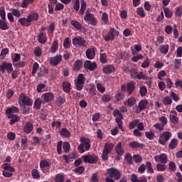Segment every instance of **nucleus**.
Returning <instances> with one entry per match:
<instances>
[{
    "mask_svg": "<svg viewBox=\"0 0 182 182\" xmlns=\"http://www.w3.org/2000/svg\"><path fill=\"white\" fill-rule=\"evenodd\" d=\"M38 21H39V14L36 12L30 14L27 18L23 17L18 19L19 23H21L22 26L26 27L31 26L32 22H36Z\"/></svg>",
    "mask_w": 182,
    "mask_h": 182,
    "instance_id": "1",
    "label": "nucleus"
},
{
    "mask_svg": "<svg viewBox=\"0 0 182 182\" xmlns=\"http://www.w3.org/2000/svg\"><path fill=\"white\" fill-rule=\"evenodd\" d=\"M80 141L81 144L77 146V151L80 154H83L85 151H89L90 150V139L86 137H80Z\"/></svg>",
    "mask_w": 182,
    "mask_h": 182,
    "instance_id": "2",
    "label": "nucleus"
},
{
    "mask_svg": "<svg viewBox=\"0 0 182 182\" xmlns=\"http://www.w3.org/2000/svg\"><path fill=\"white\" fill-rule=\"evenodd\" d=\"M113 116L115 117V122L119 129H120L122 132H124V127H123V122H122V120H123V114H122L119 109H115L113 112Z\"/></svg>",
    "mask_w": 182,
    "mask_h": 182,
    "instance_id": "3",
    "label": "nucleus"
},
{
    "mask_svg": "<svg viewBox=\"0 0 182 182\" xmlns=\"http://www.w3.org/2000/svg\"><path fill=\"white\" fill-rule=\"evenodd\" d=\"M18 103L20 106H32L33 105V100L25 95V94L21 93L19 95Z\"/></svg>",
    "mask_w": 182,
    "mask_h": 182,
    "instance_id": "4",
    "label": "nucleus"
},
{
    "mask_svg": "<svg viewBox=\"0 0 182 182\" xmlns=\"http://www.w3.org/2000/svg\"><path fill=\"white\" fill-rule=\"evenodd\" d=\"M171 136H172V134L171 132L166 131L165 132H163L159 136V139L158 140L159 144H161V146H166L168 140L171 139Z\"/></svg>",
    "mask_w": 182,
    "mask_h": 182,
    "instance_id": "5",
    "label": "nucleus"
},
{
    "mask_svg": "<svg viewBox=\"0 0 182 182\" xmlns=\"http://www.w3.org/2000/svg\"><path fill=\"white\" fill-rule=\"evenodd\" d=\"M114 36H119V31H117L114 28H112L104 36V40L105 41V42H109V41H114Z\"/></svg>",
    "mask_w": 182,
    "mask_h": 182,
    "instance_id": "6",
    "label": "nucleus"
},
{
    "mask_svg": "<svg viewBox=\"0 0 182 182\" xmlns=\"http://www.w3.org/2000/svg\"><path fill=\"white\" fill-rule=\"evenodd\" d=\"M82 159L84 163H87L88 164H96L97 163L99 158L95 154H87L82 156Z\"/></svg>",
    "mask_w": 182,
    "mask_h": 182,
    "instance_id": "7",
    "label": "nucleus"
},
{
    "mask_svg": "<svg viewBox=\"0 0 182 182\" xmlns=\"http://www.w3.org/2000/svg\"><path fill=\"white\" fill-rule=\"evenodd\" d=\"M5 70H6L7 73H12V72H14L12 63L3 62L0 65V72H1V73H5Z\"/></svg>",
    "mask_w": 182,
    "mask_h": 182,
    "instance_id": "8",
    "label": "nucleus"
},
{
    "mask_svg": "<svg viewBox=\"0 0 182 182\" xmlns=\"http://www.w3.org/2000/svg\"><path fill=\"white\" fill-rule=\"evenodd\" d=\"M107 173L111 178H114L115 180H120L122 175L120 174V171L114 168H110L107 169Z\"/></svg>",
    "mask_w": 182,
    "mask_h": 182,
    "instance_id": "9",
    "label": "nucleus"
},
{
    "mask_svg": "<svg viewBox=\"0 0 182 182\" xmlns=\"http://www.w3.org/2000/svg\"><path fill=\"white\" fill-rule=\"evenodd\" d=\"M86 43V40L81 36H77L73 38V45L75 46V48H80V46H85Z\"/></svg>",
    "mask_w": 182,
    "mask_h": 182,
    "instance_id": "10",
    "label": "nucleus"
},
{
    "mask_svg": "<svg viewBox=\"0 0 182 182\" xmlns=\"http://www.w3.org/2000/svg\"><path fill=\"white\" fill-rule=\"evenodd\" d=\"M84 20L86 21V22L90 21V25H92V26H96L97 23V21L95 18V15H93V14L89 13V11L86 12Z\"/></svg>",
    "mask_w": 182,
    "mask_h": 182,
    "instance_id": "11",
    "label": "nucleus"
},
{
    "mask_svg": "<svg viewBox=\"0 0 182 182\" xmlns=\"http://www.w3.org/2000/svg\"><path fill=\"white\" fill-rule=\"evenodd\" d=\"M84 68L88 70H90V72H93L97 68V64L96 62H92L87 60L84 63Z\"/></svg>",
    "mask_w": 182,
    "mask_h": 182,
    "instance_id": "12",
    "label": "nucleus"
},
{
    "mask_svg": "<svg viewBox=\"0 0 182 182\" xmlns=\"http://www.w3.org/2000/svg\"><path fill=\"white\" fill-rule=\"evenodd\" d=\"M62 61V55H55L54 57H51L49 59V63L51 66H58L59 63Z\"/></svg>",
    "mask_w": 182,
    "mask_h": 182,
    "instance_id": "13",
    "label": "nucleus"
},
{
    "mask_svg": "<svg viewBox=\"0 0 182 182\" xmlns=\"http://www.w3.org/2000/svg\"><path fill=\"white\" fill-rule=\"evenodd\" d=\"M41 99H43L46 103H49V102H52V100L55 99V95L53 92H46L41 95Z\"/></svg>",
    "mask_w": 182,
    "mask_h": 182,
    "instance_id": "14",
    "label": "nucleus"
},
{
    "mask_svg": "<svg viewBox=\"0 0 182 182\" xmlns=\"http://www.w3.org/2000/svg\"><path fill=\"white\" fill-rule=\"evenodd\" d=\"M154 160L156 163H162L163 164H166L167 163V155L166 154H161V155H156L154 156Z\"/></svg>",
    "mask_w": 182,
    "mask_h": 182,
    "instance_id": "15",
    "label": "nucleus"
},
{
    "mask_svg": "<svg viewBox=\"0 0 182 182\" xmlns=\"http://www.w3.org/2000/svg\"><path fill=\"white\" fill-rule=\"evenodd\" d=\"M37 39L39 43H46V41H48L46 32H40L38 35Z\"/></svg>",
    "mask_w": 182,
    "mask_h": 182,
    "instance_id": "16",
    "label": "nucleus"
},
{
    "mask_svg": "<svg viewBox=\"0 0 182 182\" xmlns=\"http://www.w3.org/2000/svg\"><path fill=\"white\" fill-rule=\"evenodd\" d=\"M33 130V124H32V122H26L23 127L24 133H26V134H31Z\"/></svg>",
    "mask_w": 182,
    "mask_h": 182,
    "instance_id": "17",
    "label": "nucleus"
},
{
    "mask_svg": "<svg viewBox=\"0 0 182 182\" xmlns=\"http://www.w3.org/2000/svg\"><path fill=\"white\" fill-rule=\"evenodd\" d=\"M170 120L173 124H177L178 123V117H177V112L176 110L171 111Z\"/></svg>",
    "mask_w": 182,
    "mask_h": 182,
    "instance_id": "18",
    "label": "nucleus"
},
{
    "mask_svg": "<svg viewBox=\"0 0 182 182\" xmlns=\"http://www.w3.org/2000/svg\"><path fill=\"white\" fill-rule=\"evenodd\" d=\"M115 68L112 65H107L103 68L102 72L105 73V75H109L110 73H114Z\"/></svg>",
    "mask_w": 182,
    "mask_h": 182,
    "instance_id": "19",
    "label": "nucleus"
},
{
    "mask_svg": "<svg viewBox=\"0 0 182 182\" xmlns=\"http://www.w3.org/2000/svg\"><path fill=\"white\" fill-rule=\"evenodd\" d=\"M85 55L87 59H95V56H96V51L95 50V48H88L85 52Z\"/></svg>",
    "mask_w": 182,
    "mask_h": 182,
    "instance_id": "20",
    "label": "nucleus"
},
{
    "mask_svg": "<svg viewBox=\"0 0 182 182\" xmlns=\"http://www.w3.org/2000/svg\"><path fill=\"white\" fill-rule=\"evenodd\" d=\"M115 153L117 156H123L124 154V149L122 147V142H118L116 145Z\"/></svg>",
    "mask_w": 182,
    "mask_h": 182,
    "instance_id": "21",
    "label": "nucleus"
},
{
    "mask_svg": "<svg viewBox=\"0 0 182 182\" xmlns=\"http://www.w3.org/2000/svg\"><path fill=\"white\" fill-rule=\"evenodd\" d=\"M63 90L65 92V93H70V90H72L71 86L72 84L68 81H64L63 82Z\"/></svg>",
    "mask_w": 182,
    "mask_h": 182,
    "instance_id": "22",
    "label": "nucleus"
},
{
    "mask_svg": "<svg viewBox=\"0 0 182 182\" xmlns=\"http://www.w3.org/2000/svg\"><path fill=\"white\" fill-rule=\"evenodd\" d=\"M7 117L10 119V124L12 126L16 123V122H19V116L18 114H6Z\"/></svg>",
    "mask_w": 182,
    "mask_h": 182,
    "instance_id": "23",
    "label": "nucleus"
},
{
    "mask_svg": "<svg viewBox=\"0 0 182 182\" xmlns=\"http://www.w3.org/2000/svg\"><path fill=\"white\" fill-rule=\"evenodd\" d=\"M129 146L130 149H144V144L134 141L129 143Z\"/></svg>",
    "mask_w": 182,
    "mask_h": 182,
    "instance_id": "24",
    "label": "nucleus"
},
{
    "mask_svg": "<svg viewBox=\"0 0 182 182\" xmlns=\"http://www.w3.org/2000/svg\"><path fill=\"white\" fill-rule=\"evenodd\" d=\"M59 49V40L55 39L54 40L51 47H50V53H56V50Z\"/></svg>",
    "mask_w": 182,
    "mask_h": 182,
    "instance_id": "25",
    "label": "nucleus"
},
{
    "mask_svg": "<svg viewBox=\"0 0 182 182\" xmlns=\"http://www.w3.org/2000/svg\"><path fill=\"white\" fill-rule=\"evenodd\" d=\"M178 146V140L177 139H172L168 144V149L170 150H174V149H177Z\"/></svg>",
    "mask_w": 182,
    "mask_h": 182,
    "instance_id": "26",
    "label": "nucleus"
},
{
    "mask_svg": "<svg viewBox=\"0 0 182 182\" xmlns=\"http://www.w3.org/2000/svg\"><path fill=\"white\" fill-rule=\"evenodd\" d=\"M18 112H19V108L13 106L11 107H9L6 110V114H9V116H11V114H14L13 113H18Z\"/></svg>",
    "mask_w": 182,
    "mask_h": 182,
    "instance_id": "27",
    "label": "nucleus"
},
{
    "mask_svg": "<svg viewBox=\"0 0 182 182\" xmlns=\"http://www.w3.org/2000/svg\"><path fill=\"white\" fill-rule=\"evenodd\" d=\"M114 147V144H113V143L107 142L105 144L104 151L108 153H112V151L113 150Z\"/></svg>",
    "mask_w": 182,
    "mask_h": 182,
    "instance_id": "28",
    "label": "nucleus"
},
{
    "mask_svg": "<svg viewBox=\"0 0 182 182\" xmlns=\"http://www.w3.org/2000/svg\"><path fill=\"white\" fill-rule=\"evenodd\" d=\"M124 161H126L129 166H132V164H133V156H132V154L128 153L125 154Z\"/></svg>",
    "mask_w": 182,
    "mask_h": 182,
    "instance_id": "29",
    "label": "nucleus"
},
{
    "mask_svg": "<svg viewBox=\"0 0 182 182\" xmlns=\"http://www.w3.org/2000/svg\"><path fill=\"white\" fill-rule=\"evenodd\" d=\"M0 29L1 31H8V29H9V26H8V22H6V20L0 19Z\"/></svg>",
    "mask_w": 182,
    "mask_h": 182,
    "instance_id": "30",
    "label": "nucleus"
},
{
    "mask_svg": "<svg viewBox=\"0 0 182 182\" xmlns=\"http://www.w3.org/2000/svg\"><path fill=\"white\" fill-rule=\"evenodd\" d=\"M127 92L128 95H133V92H134V84L133 82H129L127 85Z\"/></svg>",
    "mask_w": 182,
    "mask_h": 182,
    "instance_id": "31",
    "label": "nucleus"
},
{
    "mask_svg": "<svg viewBox=\"0 0 182 182\" xmlns=\"http://www.w3.org/2000/svg\"><path fill=\"white\" fill-rule=\"evenodd\" d=\"M82 68V62L80 60H77L74 63L73 70L74 72H79Z\"/></svg>",
    "mask_w": 182,
    "mask_h": 182,
    "instance_id": "32",
    "label": "nucleus"
},
{
    "mask_svg": "<svg viewBox=\"0 0 182 182\" xmlns=\"http://www.w3.org/2000/svg\"><path fill=\"white\" fill-rule=\"evenodd\" d=\"M168 45H161L159 46V52H161V53H163L164 55H167V53H168Z\"/></svg>",
    "mask_w": 182,
    "mask_h": 182,
    "instance_id": "33",
    "label": "nucleus"
},
{
    "mask_svg": "<svg viewBox=\"0 0 182 182\" xmlns=\"http://www.w3.org/2000/svg\"><path fill=\"white\" fill-rule=\"evenodd\" d=\"M149 105V102L146 100H142L139 101L138 107H139L141 110H144L146 107H147V105Z\"/></svg>",
    "mask_w": 182,
    "mask_h": 182,
    "instance_id": "34",
    "label": "nucleus"
},
{
    "mask_svg": "<svg viewBox=\"0 0 182 182\" xmlns=\"http://www.w3.org/2000/svg\"><path fill=\"white\" fill-rule=\"evenodd\" d=\"M157 171H166L167 170V166L162 163H159L156 166Z\"/></svg>",
    "mask_w": 182,
    "mask_h": 182,
    "instance_id": "35",
    "label": "nucleus"
},
{
    "mask_svg": "<svg viewBox=\"0 0 182 182\" xmlns=\"http://www.w3.org/2000/svg\"><path fill=\"white\" fill-rule=\"evenodd\" d=\"M42 106V100L41 98H37L33 104V109H36V110H39Z\"/></svg>",
    "mask_w": 182,
    "mask_h": 182,
    "instance_id": "36",
    "label": "nucleus"
},
{
    "mask_svg": "<svg viewBox=\"0 0 182 182\" xmlns=\"http://www.w3.org/2000/svg\"><path fill=\"white\" fill-rule=\"evenodd\" d=\"M60 134L61 136H63V137H70V132L66 128H62L60 131Z\"/></svg>",
    "mask_w": 182,
    "mask_h": 182,
    "instance_id": "37",
    "label": "nucleus"
},
{
    "mask_svg": "<svg viewBox=\"0 0 182 182\" xmlns=\"http://www.w3.org/2000/svg\"><path fill=\"white\" fill-rule=\"evenodd\" d=\"M70 23L75 29H77V31H80L82 29V24L79 23V21L76 20H72L70 21Z\"/></svg>",
    "mask_w": 182,
    "mask_h": 182,
    "instance_id": "38",
    "label": "nucleus"
},
{
    "mask_svg": "<svg viewBox=\"0 0 182 182\" xmlns=\"http://www.w3.org/2000/svg\"><path fill=\"white\" fill-rule=\"evenodd\" d=\"M2 167L4 171H9L11 173H14L15 171V168H14L12 166H10L9 164H4Z\"/></svg>",
    "mask_w": 182,
    "mask_h": 182,
    "instance_id": "39",
    "label": "nucleus"
},
{
    "mask_svg": "<svg viewBox=\"0 0 182 182\" xmlns=\"http://www.w3.org/2000/svg\"><path fill=\"white\" fill-rule=\"evenodd\" d=\"M126 103H127L129 107H132V106H134V105H136V98L131 97L124 102V105H126Z\"/></svg>",
    "mask_w": 182,
    "mask_h": 182,
    "instance_id": "40",
    "label": "nucleus"
},
{
    "mask_svg": "<svg viewBox=\"0 0 182 182\" xmlns=\"http://www.w3.org/2000/svg\"><path fill=\"white\" fill-rule=\"evenodd\" d=\"M31 176L33 178H41V174L39 173V171L36 168L32 169L31 171Z\"/></svg>",
    "mask_w": 182,
    "mask_h": 182,
    "instance_id": "41",
    "label": "nucleus"
},
{
    "mask_svg": "<svg viewBox=\"0 0 182 182\" xmlns=\"http://www.w3.org/2000/svg\"><path fill=\"white\" fill-rule=\"evenodd\" d=\"M173 63L175 69H176L177 70H178V69L181 68V59H175L173 61Z\"/></svg>",
    "mask_w": 182,
    "mask_h": 182,
    "instance_id": "42",
    "label": "nucleus"
},
{
    "mask_svg": "<svg viewBox=\"0 0 182 182\" xmlns=\"http://www.w3.org/2000/svg\"><path fill=\"white\" fill-rule=\"evenodd\" d=\"M75 82L85 85V82H86V77H85V75L83 74H79Z\"/></svg>",
    "mask_w": 182,
    "mask_h": 182,
    "instance_id": "43",
    "label": "nucleus"
},
{
    "mask_svg": "<svg viewBox=\"0 0 182 182\" xmlns=\"http://www.w3.org/2000/svg\"><path fill=\"white\" fill-rule=\"evenodd\" d=\"M100 60L101 63H107V55L106 53H102L100 54Z\"/></svg>",
    "mask_w": 182,
    "mask_h": 182,
    "instance_id": "44",
    "label": "nucleus"
},
{
    "mask_svg": "<svg viewBox=\"0 0 182 182\" xmlns=\"http://www.w3.org/2000/svg\"><path fill=\"white\" fill-rule=\"evenodd\" d=\"M86 11V1L85 0L81 1V7L80 9V15H83Z\"/></svg>",
    "mask_w": 182,
    "mask_h": 182,
    "instance_id": "45",
    "label": "nucleus"
},
{
    "mask_svg": "<svg viewBox=\"0 0 182 182\" xmlns=\"http://www.w3.org/2000/svg\"><path fill=\"white\" fill-rule=\"evenodd\" d=\"M136 14H137V15L141 16V18H144V16H146V13L144 12V9H143V7L137 8Z\"/></svg>",
    "mask_w": 182,
    "mask_h": 182,
    "instance_id": "46",
    "label": "nucleus"
},
{
    "mask_svg": "<svg viewBox=\"0 0 182 182\" xmlns=\"http://www.w3.org/2000/svg\"><path fill=\"white\" fill-rule=\"evenodd\" d=\"M164 12L166 18H167L168 19H170V18L173 16V12H171V11H170L168 8H164Z\"/></svg>",
    "mask_w": 182,
    "mask_h": 182,
    "instance_id": "47",
    "label": "nucleus"
},
{
    "mask_svg": "<svg viewBox=\"0 0 182 182\" xmlns=\"http://www.w3.org/2000/svg\"><path fill=\"white\" fill-rule=\"evenodd\" d=\"M135 79H139V80H147V76L144 75V73L139 72V73H136V76L135 77Z\"/></svg>",
    "mask_w": 182,
    "mask_h": 182,
    "instance_id": "48",
    "label": "nucleus"
},
{
    "mask_svg": "<svg viewBox=\"0 0 182 182\" xmlns=\"http://www.w3.org/2000/svg\"><path fill=\"white\" fill-rule=\"evenodd\" d=\"M102 100L104 102V103H107L112 100V95L109 94H104L102 97Z\"/></svg>",
    "mask_w": 182,
    "mask_h": 182,
    "instance_id": "49",
    "label": "nucleus"
},
{
    "mask_svg": "<svg viewBox=\"0 0 182 182\" xmlns=\"http://www.w3.org/2000/svg\"><path fill=\"white\" fill-rule=\"evenodd\" d=\"M139 119H134L132 122H129V130H133V129H134V127H136V126H137V124H139Z\"/></svg>",
    "mask_w": 182,
    "mask_h": 182,
    "instance_id": "50",
    "label": "nucleus"
},
{
    "mask_svg": "<svg viewBox=\"0 0 182 182\" xmlns=\"http://www.w3.org/2000/svg\"><path fill=\"white\" fill-rule=\"evenodd\" d=\"M65 102H66V99H65V97L62 96L58 97L56 100V103L58 106H62V105H65Z\"/></svg>",
    "mask_w": 182,
    "mask_h": 182,
    "instance_id": "51",
    "label": "nucleus"
},
{
    "mask_svg": "<svg viewBox=\"0 0 182 182\" xmlns=\"http://www.w3.org/2000/svg\"><path fill=\"white\" fill-rule=\"evenodd\" d=\"M71 45H72V43H70V41L69 40V37H66L63 42V47L65 48V49H69Z\"/></svg>",
    "mask_w": 182,
    "mask_h": 182,
    "instance_id": "52",
    "label": "nucleus"
},
{
    "mask_svg": "<svg viewBox=\"0 0 182 182\" xmlns=\"http://www.w3.org/2000/svg\"><path fill=\"white\" fill-rule=\"evenodd\" d=\"M139 93L141 97H144L147 94V87L144 85L140 87Z\"/></svg>",
    "mask_w": 182,
    "mask_h": 182,
    "instance_id": "53",
    "label": "nucleus"
},
{
    "mask_svg": "<svg viewBox=\"0 0 182 182\" xmlns=\"http://www.w3.org/2000/svg\"><path fill=\"white\" fill-rule=\"evenodd\" d=\"M145 168L148 170L149 173H154V169H153V167H151V162L150 161L146 162Z\"/></svg>",
    "mask_w": 182,
    "mask_h": 182,
    "instance_id": "54",
    "label": "nucleus"
},
{
    "mask_svg": "<svg viewBox=\"0 0 182 182\" xmlns=\"http://www.w3.org/2000/svg\"><path fill=\"white\" fill-rule=\"evenodd\" d=\"M40 167L41 168H45L46 167H50V164L46 160L43 159L40 162Z\"/></svg>",
    "mask_w": 182,
    "mask_h": 182,
    "instance_id": "55",
    "label": "nucleus"
},
{
    "mask_svg": "<svg viewBox=\"0 0 182 182\" xmlns=\"http://www.w3.org/2000/svg\"><path fill=\"white\" fill-rule=\"evenodd\" d=\"M159 120L161 124L164 126V127L167 125V123H168V120L167 119V117L164 116L159 117Z\"/></svg>",
    "mask_w": 182,
    "mask_h": 182,
    "instance_id": "56",
    "label": "nucleus"
},
{
    "mask_svg": "<svg viewBox=\"0 0 182 182\" xmlns=\"http://www.w3.org/2000/svg\"><path fill=\"white\" fill-rule=\"evenodd\" d=\"M145 136L149 140H153V139H154V132H153V131L146 132Z\"/></svg>",
    "mask_w": 182,
    "mask_h": 182,
    "instance_id": "57",
    "label": "nucleus"
},
{
    "mask_svg": "<svg viewBox=\"0 0 182 182\" xmlns=\"http://www.w3.org/2000/svg\"><path fill=\"white\" fill-rule=\"evenodd\" d=\"M163 102H164V105H165V106H167L173 103V100H171V97L168 96L164 98Z\"/></svg>",
    "mask_w": 182,
    "mask_h": 182,
    "instance_id": "58",
    "label": "nucleus"
},
{
    "mask_svg": "<svg viewBox=\"0 0 182 182\" xmlns=\"http://www.w3.org/2000/svg\"><path fill=\"white\" fill-rule=\"evenodd\" d=\"M97 89L100 93H105V92H106V88L103 85H102V83L97 84Z\"/></svg>",
    "mask_w": 182,
    "mask_h": 182,
    "instance_id": "59",
    "label": "nucleus"
},
{
    "mask_svg": "<svg viewBox=\"0 0 182 182\" xmlns=\"http://www.w3.org/2000/svg\"><path fill=\"white\" fill-rule=\"evenodd\" d=\"M65 180V176H63L61 173H58L55 176V182H63Z\"/></svg>",
    "mask_w": 182,
    "mask_h": 182,
    "instance_id": "60",
    "label": "nucleus"
},
{
    "mask_svg": "<svg viewBox=\"0 0 182 182\" xmlns=\"http://www.w3.org/2000/svg\"><path fill=\"white\" fill-rule=\"evenodd\" d=\"M11 14L16 18H21V11L18 9H14L11 10Z\"/></svg>",
    "mask_w": 182,
    "mask_h": 182,
    "instance_id": "61",
    "label": "nucleus"
},
{
    "mask_svg": "<svg viewBox=\"0 0 182 182\" xmlns=\"http://www.w3.org/2000/svg\"><path fill=\"white\" fill-rule=\"evenodd\" d=\"M124 98V94L122 92H118L117 94L115 95V99L117 102H120L122 99Z\"/></svg>",
    "mask_w": 182,
    "mask_h": 182,
    "instance_id": "62",
    "label": "nucleus"
},
{
    "mask_svg": "<svg viewBox=\"0 0 182 182\" xmlns=\"http://www.w3.org/2000/svg\"><path fill=\"white\" fill-rule=\"evenodd\" d=\"M11 59L14 63L19 62V60H21V55L19 53H15Z\"/></svg>",
    "mask_w": 182,
    "mask_h": 182,
    "instance_id": "63",
    "label": "nucleus"
},
{
    "mask_svg": "<svg viewBox=\"0 0 182 182\" xmlns=\"http://www.w3.org/2000/svg\"><path fill=\"white\" fill-rule=\"evenodd\" d=\"M176 16L180 17L182 15V7H176L175 11Z\"/></svg>",
    "mask_w": 182,
    "mask_h": 182,
    "instance_id": "64",
    "label": "nucleus"
}]
</instances>
